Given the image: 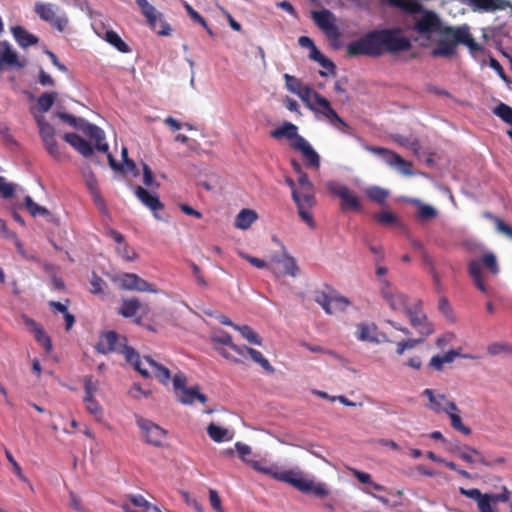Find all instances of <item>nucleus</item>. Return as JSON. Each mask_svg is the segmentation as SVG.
<instances>
[{"label":"nucleus","mask_w":512,"mask_h":512,"mask_svg":"<svg viewBox=\"0 0 512 512\" xmlns=\"http://www.w3.org/2000/svg\"><path fill=\"white\" fill-rule=\"evenodd\" d=\"M475 10L494 12L504 9L507 3L504 0H469Z\"/></svg>","instance_id":"c9c22d12"},{"label":"nucleus","mask_w":512,"mask_h":512,"mask_svg":"<svg viewBox=\"0 0 512 512\" xmlns=\"http://www.w3.org/2000/svg\"><path fill=\"white\" fill-rule=\"evenodd\" d=\"M423 394L427 396V398L430 401L429 408L437 413L439 412H445L446 409V402L448 401L446 399V396L444 394H438L435 395L434 391L432 389H425L423 391Z\"/></svg>","instance_id":"ea45409f"},{"label":"nucleus","mask_w":512,"mask_h":512,"mask_svg":"<svg viewBox=\"0 0 512 512\" xmlns=\"http://www.w3.org/2000/svg\"><path fill=\"white\" fill-rule=\"evenodd\" d=\"M409 319L410 325L420 336L428 337L434 333L433 325L429 322L423 310V302L420 299H413L411 307L404 313Z\"/></svg>","instance_id":"1a4fd4ad"},{"label":"nucleus","mask_w":512,"mask_h":512,"mask_svg":"<svg viewBox=\"0 0 512 512\" xmlns=\"http://www.w3.org/2000/svg\"><path fill=\"white\" fill-rule=\"evenodd\" d=\"M15 187L13 184L5 181V178L0 176V195L3 198H11L14 195Z\"/></svg>","instance_id":"680f3d73"},{"label":"nucleus","mask_w":512,"mask_h":512,"mask_svg":"<svg viewBox=\"0 0 512 512\" xmlns=\"http://www.w3.org/2000/svg\"><path fill=\"white\" fill-rule=\"evenodd\" d=\"M34 11L41 20L49 23L59 32H63L68 25L67 16L64 13L58 14L60 8L55 4L38 1L35 3Z\"/></svg>","instance_id":"9d476101"},{"label":"nucleus","mask_w":512,"mask_h":512,"mask_svg":"<svg viewBox=\"0 0 512 512\" xmlns=\"http://www.w3.org/2000/svg\"><path fill=\"white\" fill-rule=\"evenodd\" d=\"M445 413H447L449 415V418L451 420V426L453 429H455L458 432L463 433L464 435L471 434V432H472L471 429L463 424L462 419L459 415L460 410L457 407L455 402H453V401L446 402Z\"/></svg>","instance_id":"b1692460"},{"label":"nucleus","mask_w":512,"mask_h":512,"mask_svg":"<svg viewBox=\"0 0 512 512\" xmlns=\"http://www.w3.org/2000/svg\"><path fill=\"white\" fill-rule=\"evenodd\" d=\"M487 352L491 356L512 354V345L506 342H493L487 346Z\"/></svg>","instance_id":"a18cd8bd"},{"label":"nucleus","mask_w":512,"mask_h":512,"mask_svg":"<svg viewBox=\"0 0 512 512\" xmlns=\"http://www.w3.org/2000/svg\"><path fill=\"white\" fill-rule=\"evenodd\" d=\"M297 130L296 125L291 122H285L279 128L271 131L270 135L275 139L287 138L289 140H294L293 142H297V138L301 137Z\"/></svg>","instance_id":"2f4dec72"},{"label":"nucleus","mask_w":512,"mask_h":512,"mask_svg":"<svg viewBox=\"0 0 512 512\" xmlns=\"http://www.w3.org/2000/svg\"><path fill=\"white\" fill-rule=\"evenodd\" d=\"M281 274H275L277 277L289 275L291 277H297L300 273V268L298 267L296 260L294 257L289 255L284 250V258L281 259Z\"/></svg>","instance_id":"72a5a7b5"},{"label":"nucleus","mask_w":512,"mask_h":512,"mask_svg":"<svg viewBox=\"0 0 512 512\" xmlns=\"http://www.w3.org/2000/svg\"><path fill=\"white\" fill-rule=\"evenodd\" d=\"M56 98L55 92H45L37 100L38 109L41 112H47L53 106Z\"/></svg>","instance_id":"49530a36"},{"label":"nucleus","mask_w":512,"mask_h":512,"mask_svg":"<svg viewBox=\"0 0 512 512\" xmlns=\"http://www.w3.org/2000/svg\"><path fill=\"white\" fill-rule=\"evenodd\" d=\"M311 15L316 25L326 33L330 40L337 41L340 38V31L335 24L336 18L331 11L327 9L312 11Z\"/></svg>","instance_id":"ddd939ff"},{"label":"nucleus","mask_w":512,"mask_h":512,"mask_svg":"<svg viewBox=\"0 0 512 512\" xmlns=\"http://www.w3.org/2000/svg\"><path fill=\"white\" fill-rule=\"evenodd\" d=\"M86 411L95 417L96 420H101L103 417V409L96 399L85 402Z\"/></svg>","instance_id":"603ef678"},{"label":"nucleus","mask_w":512,"mask_h":512,"mask_svg":"<svg viewBox=\"0 0 512 512\" xmlns=\"http://www.w3.org/2000/svg\"><path fill=\"white\" fill-rule=\"evenodd\" d=\"M137 425L141 429L145 441L148 444L156 447L162 445V442L166 437V431L163 428L143 418H139L137 420Z\"/></svg>","instance_id":"2eb2a0df"},{"label":"nucleus","mask_w":512,"mask_h":512,"mask_svg":"<svg viewBox=\"0 0 512 512\" xmlns=\"http://www.w3.org/2000/svg\"><path fill=\"white\" fill-rule=\"evenodd\" d=\"M483 267L493 276L499 274L500 268L494 253L486 252L479 259L471 260L467 266L468 274L476 288L483 294L490 296L491 289L485 284V278L482 273Z\"/></svg>","instance_id":"423d86ee"},{"label":"nucleus","mask_w":512,"mask_h":512,"mask_svg":"<svg viewBox=\"0 0 512 512\" xmlns=\"http://www.w3.org/2000/svg\"><path fill=\"white\" fill-rule=\"evenodd\" d=\"M23 321L26 327L33 332L35 340L44 347L46 352H50L52 350V341L41 325L26 315H23Z\"/></svg>","instance_id":"4be33fe9"},{"label":"nucleus","mask_w":512,"mask_h":512,"mask_svg":"<svg viewBox=\"0 0 512 512\" xmlns=\"http://www.w3.org/2000/svg\"><path fill=\"white\" fill-rule=\"evenodd\" d=\"M64 140L86 158L90 157L93 154V148L91 144L86 139H84L83 137L76 133H66L64 135Z\"/></svg>","instance_id":"393cba45"},{"label":"nucleus","mask_w":512,"mask_h":512,"mask_svg":"<svg viewBox=\"0 0 512 512\" xmlns=\"http://www.w3.org/2000/svg\"><path fill=\"white\" fill-rule=\"evenodd\" d=\"M143 183L147 187L155 186L156 188H158L160 186L159 183H156L154 181L153 172L146 163H143Z\"/></svg>","instance_id":"bf43d9fd"},{"label":"nucleus","mask_w":512,"mask_h":512,"mask_svg":"<svg viewBox=\"0 0 512 512\" xmlns=\"http://www.w3.org/2000/svg\"><path fill=\"white\" fill-rule=\"evenodd\" d=\"M209 501H210L211 507L216 512H224L223 508H222V504H221V499H220L219 494H218V492L216 490H214V489H210L209 490Z\"/></svg>","instance_id":"338daca9"},{"label":"nucleus","mask_w":512,"mask_h":512,"mask_svg":"<svg viewBox=\"0 0 512 512\" xmlns=\"http://www.w3.org/2000/svg\"><path fill=\"white\" fill-rule=\"evenodd\" d=\"M213 341L217 342V343H220V344H223V345L229 346L238 355L241 352V348H243V346H239V345L234 344L233 341H232L231 335L228 334V333H225V334H223L221 336L214 337Z\"/></svg>","instance_id":"864d4df0"},{"label":"nucleus","mask_w":512,"mask_h":512,"mask_svg":"<svg viewBox=\"0 0 512 512\" xmlns=\"http://www.w3.org/2000/svg\"><path fill=\"white\" fill-rule=\"evenodd\" d=\"M135 195L143 205L154 213V217L156 219H160L156 212L164 209V204L156 194H152L147 189L137 186L135 189Z\"/></svg>","instance_id":"6ab92c4d"},{"label":"nucleus","mask_w":512,"mask_h":512,"mask_svg":"<svg viewBox=\"0 0 512 512\" xmlns=\"http://www.w3.org/2000/svg\"><path fill=\"white\" fill-rule=\"evenodd\" d=\"M105 41L116 48L119 52L129 53L130 47L122 40L120 35L114 30H107L104 35Z\"/></svg>","instance_id":"a19ab883"},{"label":"nucleus","mask_w":512,"mask_h":512,"mask_svg":"<svg viewBox=\"0 0 512 512\" xmlns=\"http://www.w3.org/2000/svg\"><path fill=\"white\" fill-rule=\"evenodd\" d=\"M440 39L437 41L436 47L431 54L434 57H451L456 53V46L463 44L470 51H480L482 47L473 39L470 29L467 25L460 27H445L439 31Z\"/></svg>","instance_id":"7ed1b4c3"},{"label":"nucleus","mask_w":512,"mask_h":512,"mask_svg":"<svg viewBox=\"0 0 512 512\" xmlns=\"http://www.w3.org/2000/svg\"><path fill=\"white\" fill-rule=\"evenodd\" d=\"M350 305V301L343 296L333 297L332 307L333 313L343 312Z\"/></svg>","instance_id":"052dcab7"},{"label":"nucleus","mask_w":512,"mask_h":512,"mask_svg":"<svg viewBox=\"0 0 512 512\" xmlns=\"http://www.w3.org/2000/svg\"><path fill=\"white\" fill-rule=\"evenodd\" d=\"M80 122H82L81 131H83L91 139L95 140L96 149L100 152L107 153L109 146L105 142L104 131L98 126L87 122L86 120H80Z\"/></svg>","instance_id":"412c9836"},{"label":"nucleus","mask_w":512,"mask_h":512,"mask_svg":"<svg viewBox=\"0 0 512 512\" xmlns=\"http://www.w3.org/2000/svg\"><path fill=\"white\" fill-rule=\"evenodd\" d=\"M292 147L302 153L307 167L315 169L319 168L320 156L304 137H298L297 142L292 143Z\"/></svg>","instance_id":"a211bd4d"},{"label":"nucleus","mask_w":512,"mask_h":512,"mask_svg":"<svg viewBox=\"0 0 512 512\" xmlns=\"http://www.w3.org/2000/svg\"><path fill=\"white\" fill-rule=\"evenodd\" d=\"M365 193L371 201L380 205H383L389 196V192L379 186H371L366 189Z\"/></svg>","instance_id":"79ce46f5"},{"label":"nucleus","mask_w":512,"mask_h":512,"mask_svg":"<svg viewBox=\"0 0 512 512\" xmlns=\"http://www.w3.org/2000/svg\"><path fill=\"white\" fill-rule=\"evenodd\" d=\"M115 282L118 283L122 290L158 293V289L154 284L149 283L135 273H122L115 278Z\"/></svg>","instance_id":"9b49d317"},{"label":"nucleus","mask_w":512,"mask_h":512,"mask_svg":"<svg viewBox=\"0 0 512 512\" xmlns=\"http://www.w3.org/2000/svg\"><path fill=\"white\" fill-rule=\"evenodd\" d=\"M14 39L23 48L36 45L39 42L38 37L29 33L22 26H15L11 28Z\"/></svg>","instance_id":"c85d7f7f"},{"label":"nucleus","mask_w":512,"mask_h":512,"mask_svg":"<svg viewBox=\"0 0 512 512\" xmlns=\"http://www.w3.org/2000/svg\"><path fill=\"white\" fill-rule=\"evenodd\" d=\"M297 96L305 103V105L311 110L314 111L319 104V98H323L321 94L314 91L309 86H305Z\"/></svg>","instance_id":"58836bf2"},{"label":"nucleus","mask_w":512,"mask_h":512,"mask_svg":"<svg viewBox=\"0 0 512 512\" xmlns=\"http://www.w3.org/2000/svg\"><path fill=\"white\" fill-rule=\"evenodd\" d=\"M297 208L301 219L304 222H306L311 228H313L315 226V223L312 214L309 212V210L312 207H308L299 203V205H297Z\"/></svg>","instance_id":"4d7b16f0"},{"label":"nucleus","mask_w":512,"mask_h":512,"mask_svg":"<svg viewBox=\"0 0 512 512\" xmlns=\"http://www.w3.org/2000/svg\"><path fill=\"white\" fill-rule=\"evenodd\" d=\"M284 79L287 89L296 95L305 87L301 79L290 74H284Z\"/></svg>","instance_id":"8fccbe9b"},{"label":"nucleus","mask_w":512,"mask_h":512,"mask_svg":"<svg viewBox=\"0 0 512 512\" xmlns=\"http://www.w3.org/2000/svg\"><path fill=\"white\" fill-rule=\"evenodd\" d=\"M239 355L242 357L250 356L251 359L254 362H256L257 364H259L267 373L272 374L275 372L274 367L269 363V361L258 350H255L246 345H243V348H241V352Z\"/></svg>","instance_id":"cd10ccee"},{"label":"nucleus","mask_w":512,"mask_h":512,"mask_svg":"<svg viewBox=\"0 0 512 512\" xmlns=\"http://www.w3.org/2000/svg\"><path fill=\"white\" fill-rule=\"evenodd\" d=\"M234 329L239 331L240 334L245 338L249 343L255 345H261L262 341L259 335L248 325L243 326H234Z\"/></svg>","instance_id":"37998d69"},{"label":"nucleus","mask_w":512,"mask_h":512,"mask_svg":"<svg viewBox=\"0 0 512 512\" xmlns=\"http://www.w3.org/2000/svg\"><path fill=\"white\" fill-rule=\"evenodd\" d=\"M196 400L202 404H205L207 402L206 395L200 392L198 386L185 388L178 396V401L184 405H191Z\"/></svg>","instance_id":"c756f323"},{"label":"nucleus","mask_w":512,"mask_h":512,"mask_svg":"<svg viewBox=\"0 0 512 512\" xmlns=\"http://www.w3.org/2000/svg\"><path fill=\"white\" fill-rule=\"evenodd\" d=\"M138 7L141 10L142 15L146 18L149 26L152 29L157 28L158 16H161L154 6H152L147 0H136Z\"/></svg>","instance_id":"7c9ffc66"},{"label":"nucleus","mask_w":512,"mask_h":512,"mask_svg":"<svg viewBox=\"0 0 512 512\" xmlns=\"http://www.w3.org/2000/svg\"><path fill=\"white\" fill-rule=\"evenodd\" d=\"M141 361L143 362V367L149 371V369L145 366V363L148 365V367L152 370L155 378H157L159 382L165 385L169 383L171 379V373L167 367L159 364L149 356L144 357V359Z\"/></svg>","instance_id":"a878e982"},{"label":"nucleus","mask_w":512,"mask_h":512,"mask_svg":"<svg viewBox=\"0 0 512 512\" xmlns=\"http://www.w3.org/2000/svg\"><path fill=\"white\" fill-rule=\"evenodd\" d=\"M461 495L474 500L477 503L479 512H498L495 505L499 502H508L511 498V491L503 486L500 493H485L483 494L479 489H459Z\"/></svg>","instance_id":"0eeeda50"},{"label":"nucleus","mask_w":512,"mask_h":512,"mask_svg":"<svg viewBox=\"0 0 512 512\" xmlns=\"http://www.w3.org/2000/svg\"><path fill=\"white\" fill-rule=\"evenodd\" d=\"M417 203L419 204V208L417 211V217L419 219L425 221L433 219L437 216V211L434 207L427 204H422L419 201H417Z\"/></svg>","instance_id":"3c124183"},{"label":"nucleus","mask_w":512,"mask_h":512,"mask_svg":"<svg viewBox=\"0 0 512 512\" xmlns=\"http://www.w3.org/2000/svg\"><path fill=\"white\" fill-rule=\"evenodd\" d=\"M90 194L92 196L94 204L99 209V211L101 213H103V214H107L108 213V208H107L105 199L101 195V191L98 190V191H95V192L90 193Z\"/></svg>","instance_id":"e2e57ef3"},{"label":"nucleus","mask_w":512,"mask_h":512,"mask_svg":"<svg viewBox=\"0 0 512 512\" xmlns=\"http://www.w3.org/2000/svg\"><path fill=\"white\" fill-rule=\"evenodd\" d=\"M130 502L143 511H148L152 507V504L148 502L142 495H129Z\"/></svg>","instance_id":"6e6d98bb"},{"label":"nucleus","mask_w":512,"mask_h":512,"mask_svg":"<svg viewBox=\"0 0 512 512\" xmlns=\"http://www.w3.org/2000/svg\"><path fill=\"white\" fill-rule=\"evenodd\" d=\"M69 506L78 512H86L80 497L72 491L69 493Z\"/></svg>","instance_id":"774afa93"},{"label":"nucleus","mask_w":512,"mask_h":512,"mask_svg":"<svg viewBox=\"0 0 512 512\" xmlns=\"http://www.w3.org/2000/svg\"><path fill=\"white\" fill-rule=\"evenodd\" d=\"M108 235L118 243L116 252L120 257L129 262H133L138 258L137 252L125 242L123 234L114 229H109Z\"/></svg>","instance_id":"aec40b11"},{"label":"nucleus","mask_w":512,"mask_h":512,"mask_svg":"<svg viewBox=\"0 0 512 512\" xmlns=\"http://www.w3.org/2000/svg\"><path fill=\"white\" fill-rule=\"evenodd\" d=\"M493 113L507 124H512V107L505 103L498 104Z\"/></svg>","instance_id":"09e8293b"},{"label":"nucleus","mask_w":512,"mask_h":512,"mask_svg":"<svg viewBox=\"0 0 512 512\" xmlns=\"http://www.w3.org/2000/svg\"><path fill=\"white\" fill-rule=\"evenodd\" d=\"M293 200L296 205L303 204L308 207H313L316 204L314 185L309 187H298L293 191Z\"/></svg>","instance_id":"bb28decb"},{"label":"nucleus","mask_w":512,"mask_h":512,"mask_svg":"<svg viewBox=\"0 0 512 512\" xmlns=\"http://www.w3.org/2000/svg\"><path fill=\"white\" fill-rule=\"evenodd\" d=\"M190 267L192 269V273H193V276H194L197 284L201 287H207L208 283L205 280L200 267L197 264H195L194 262H190Z\"/></svg>","instance_id":"69168bd1"},{"label":"nucleus","mask_w":512,"mask_h":512,"mask_svg":"<svg viewBox=\"0 0 512 512\" xmlns=\"http://www.w3.org/2000/svg\"><path fill=\"white\" fill-rule=\"evenodd\" d=\"M332 300L333 297H330L323 291H318L315 293L316 303H318L327 314H333Z\"/></svg>","instance_id":"de8ad7c7"},{"label":"nucleus","mask_w":512,"mask_h":512,"mask_svg":"<svg viewBox=\"0 0 512 512\" xmlns=\"http://www.w3.org/2000/svg\"><path fill=\"white\" fill-rule=\"evenodd\" d=\"M24 203L28 212L34 217L37 215L48 216L50 214L47 208L38 205L30 196L24 198Z\"/></svg>","instance_id":"c03bdc74"},{"label":"nucleus","mask_w":512,"mask_h":512,"mask_svg":"<svg viewBox=\"0 0 512 512\" xmlns=\"http://www.w3.org/2000/svg\"><path fill=\"white\" fill-rule=\"evenodd\" d=\"M478 463L487 467V468H493L496 465H502L506 462V459L502 456L494 457V458H487L485 456H480V458L477 459Z\"/></svg>","instance_id":"13d9d810"},{"label":"nucleus","mask_w":512,"mask_h":512,"mask_svg":"<svg viewBox=\"0 0 512 512\" xmlns=\"http://www.w3.org/2000/svg\"><path fill=\"white\" fill-rule=\"evenodd\" d=\"M255 471L268 475L271 478L287 483L304 494H312L319 498L329 495V490L324 483H316L304 476L300 470H285L277 465H265L261 461H247Z\"/></svg>","instance_id":"f03ea898"},{"label":"nucleus","mask_w":512,"mask_h":512,"mask_svg":"<svg viewBox=\"0 0 512 512\" xmlns=\"http://www.w3.org/2000/svg\"><path fill=\"white\" fill-rule=\"evenodd\" d=\"M328 191L341 199V210L348 209L354 211H361V205L358 196L351 191L347 186L339 184L335 181H330L326 185Z\"/></svg>","instance_id":"f8f14e48"},{"label":"nucleus","mask_w":512,"mask_h":512,"mask_svg":"<svg viewBox=\"0 0 512 512\" xmlns=\"http://www.w3.org/2000/svg\"><path fill=\"white\" fill-rule=\"evenodd\" d=\"M258 215L252 209H242L236 216L234 225L238 229L246 230L257 220Z\"/></svg>","instance_id":"f704fd0d"},{"label":"nucleus","mask_w":512,"mask_h":512,"mask_svg":"<svg viewBox=\"0 0 512 512\" xmlns=\"http://www.w3.org/2000/svg\"><path fill=\"white\" fill-rule=\"evenodd\" d=\"M356 337L363 342L380 343L382 341L389 342V340L382 335L383 339L378 337V329L374 323L362 322L357 325Z\"/></svg>","instance_id":"5701e85b"},{"label":"nucleus","mask_w":512,"mask_h":512,"mask_svg":"<svg viewBox=\"0 0 512 512\" xmlns=\"http://www.w3.org/2000/svg\"><path fill=\"white\" fill-rule=\"evenodd\" d=\"M374 219L383 225H391L397 222V216L392 212H380L374 214Z\"/></svg>","instance_id":"5fc2aeb1"},{"label":"nucleus","mask_w":512,"mask_h":512,"mask_svg":"<svg viewBox=\"0 0 512 512\" xmlns=\"http://www.w3.org/2000/svg\"><path fill=\"white\" fill-rule=\"evenodd\" d=\"M400 29H381L366 33L357 41L347 45V54L350 57L359 55L380 57L385 53L395 54L411 48L408 38L400 35Z\"/></svg>","instance_id":"f257e3e1"},{"label":"nucleus","mask_w":512,"mask_h":512,"mask_svg":"<svg viewBox=\"0 0 512 512\" xmlns=\"http://www.w3.org/2000/svg\"><path fill=\"white\" fill-rule=\"evenodd\" d=\"M37 124L39 127L41 139L45 145L47 152L55 160H60L62 154L55 139L54 127L50 123L40 118L37 120Z\"/></svg>","instance_id":"4468645a"},{"label":"nucleus","mask_w":512,"mask_h":512,"mask_svg":"<svg viewBox=\"0 0 512 512\" xmlns=\"http://www.w3.org/2000/svg\"><path fill=\"white\" fill-rule=\"evenodd\" d=\"M391 7L398 8L408 14L423 12L421 17L415 21L414 30L421 35H428L441 30L439 17L433 11L422 10L417 0H386Z\"/></svg>","instance_id":"39448f33"},{"label":"nucleus","mask_w":512,"mask_h":512,"mask_svg":"<svg viewBox=\"0 0 512 512\" xmlns=\"http://www.w3.org/2000/svg\"><path fill=\"white\" fill-rule=\"evenodd\" d=\"M313 112L321 114L332 125H335V121L339 120V115L332 108L331 103L325 97L319 98V104L317 105L316 109Z\"/></svg>","instance_id":"4c0bfd02"},{"label":"nucleus","mask_w":512,"mask_h":512,"mask_svg":"<svg viewBox=\"0 0 512 512\" xmlns=\"http://www.w3.org/2000/svg\"><path fill=\"white\" fill-rule=\"evenodd\" d=\"M141 308V302L136 297L123 299L119 308L118 313L124 318H132L136 315L138 310Z\"/></svg>","instance_id":"473e14b6"},{"label":"nucleus","mask_w":512,"mask_h":512,"mask_svg":"<svg viewBox=\"0 0 512 512\" xmlns=\"http://www.w3.org/2000/svg\"><path fill=\"white\" fill-rule=\"evenodd\" d=\"M367 149L373 153L382 155L390 166L399 167L404 174H411V162L404 160L399 154L382 147H368Z\"/></svg>","instance_id":"f3484780"},{"label":"nucleus","mask_w":512,"mask_h":512,"mask_svg":"<svg viewBox=\"0 0 512 512\" xmlns=\"http://www.w3.org/2000/svg\"><path fill=\"white\" fill-rule=\"evenodd\" d=\"M25 61H20L17 52L9 42L0 41V70L6 68H23Z\"/></svg>","instance_id":"dca6fc26"},{"label":"nucleus","mask_w":512,"mask_h":512,"mask_svg":"<svg viewBox=\"0 0 512 512\" xmlns=\"http://www.w3.org/2000/svg\"><path fill=\"white\" fill-rule=\"evenodd\" d=\"M119 336L115 331H108L100 336L98 343L95 345L97 352L101 354H108L110 352H119L125 355V359L128 363L133 365L144 378L150 377V372L143 367V362L140 359L139 354L132 347L126 344L118 343Z\"/></svg>","instance_id":"20e7f679"},{"label":"nucleus","mask_w":512,"mask_h":512,"mask_svg":"<svg viewBox=\"0 0 512 512\" xmlns=\"http://www.w3.org/2000/svg\"><path fill=\"white\" fill-rule=\"evenodd\" d=\"M284 258V251L281 254H274L270 257V263L268 264V268L274 274H281V259Z\"/></svg>","instance_id":"0e129e2a"},{"label":"nucleus","mask_w":512,"mask_h":512,"mask_svg":"<svg viewBox=\"0 0 512 512\" xmlns=\"http://www.w3.org/2000/svg\"><path fill=\"white\" fill-rule=\"evenodd\" d=\"M207 434L209 437L217 443L231 441L233 439V433L228 429L220 427L214 423H210L207 427Z\"/></svg>","instance_id":"e433bc0d"},{"label":"nucleus","mask_w":512,"mask_h":512,"mask_svg":"<svg viewBox=\"0 0 512 512\" xmlns=\"http://www.w3.org/2000/svg\"><path fill=\"white\" fill-rule=\"evenodd\" d=\"M380 296L384 302L396 312L405 313L410 307L413 300L409 296L393 287L387 279L380 281Z\"/></svg>","instance_id":"6e6552de"}]
</instances>
